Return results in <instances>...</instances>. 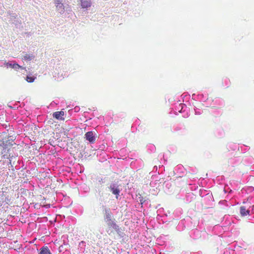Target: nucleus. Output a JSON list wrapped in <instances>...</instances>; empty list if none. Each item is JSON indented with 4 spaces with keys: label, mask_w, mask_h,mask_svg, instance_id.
<instances>
[{
    "label": "nucleus",
    "mask_w": 254,
    "mask_h": 254,
    "mask_svg": "<svg viewBox=\"0 0 254 254\" xmlns=\"http://www.w3.org/2000/svg\"><path fill=\"white\" fill-rule=\"evenodd\" d=\"M67 0H56L55 4L57 10L61 14L64 13L68 8Z\"/></svg>",
    "instance_id": "1"
},
{
    "label": "nucleus",
    "mask_w": 254,
    "mask_h": 254,
    "mask_svg": "<svg viewBox=\"0 0 254 254\" xmlns=\"http://www.w3.org/2000/svg\"><path fill=\"white\" fill-rule=\"evenodd\" d=\"M109 190L113 193L116 195L117 198H118L120 192V189L119 186L116 183H111L108 187Z\"/></svg>",
    "instance_id": "2"
},
{
    "label": "nucleus",
    "mask_w": 254,
    "mask_h": 254,
    "mask_svg": "<svg viewBox=\"0 0 254 254\" xmlns=\"http://www.w3.org/2000/svg\"><path fill=\"white\" fill-rule=\"evenodd\" d=\"M96 137L97 134L94 131H88L85 134V138L91 143L95 141Z\"/></svg>",
    "instance_id": "3"
},
{
    "label": "nucleus",
    "mask_w": 254,
    "mask_h": 254,
    "mask_svg": "<svg viewBox=\"0 0 254 254\" xmlns=\"http://www.w3.org/2000/svg\"><path fill=\"white\" fill-rule=\"evenodd\" d=\"M105 222L106 223L109 228H112L116 232H119L120 231V227L118 225H117L115 221V219L113 218L106 220Z\"/></svg>",
    "instance_id": "4"
},
{
    "label": "nucleus",
    "mask_w": 254,
    "mask_h": 254,
    "mask_svg": "<svg viewBox=\"0 0 254 254\" xmlns=\"http://www.w3.org/2000/svg\"><path fill=\"white\" fill-rule=\"evenodd\" d=\"M103 212L104 214V217L105 221L106 220L112 219L113 218V214L111 211V209L106 206L103 207Z\"/></svg>",
    "instance_id": "5"
},
{
    "label": "nucleus",
    "mask_w": 254,
    "mask_h": 254,
    "mask_svg": "<svg viewBox=\"0 0 254 254\" xmlns=\"http://www.w3.org/2000/svg\"><path fill=\"white\" fill-rule=\"evenodd\" d=\"M3 65L5 66H6V67L9 66L11 68H12L16 70H17L19 68H21V69L24 68L21 66L19 65L18 64H17L16 63H14L12 64L11 63L5 62L3 64Z\"/></svg>",
    "instance_id": "6"
},
{
    "label": "nucleus",
    "mask_w": 254,
    "mask_h": 254,
    "mask_svg": "<svg viewBox=\"0 0 254 254\" xmlns=\"http://www.w3.org/2000/svg\"><path fill=\"white\" fill-rule=\"evenodd\" d=\"M91 0H81V5L82 8H88L91 6Z\"/></svg>",
    "instance_id": "7"
},
{
    "label": "nucleus",
    "mask_w": 254,
    "mask_h": 254,
    "mask_svg": "<svg viewBox=\"0 0 254 254\" xmlns=\"http://www.w3.org/2000/svg\"><path fill=\"white\" fill-rule=\"evenodd\" d=\"M35 56L32 54H25L23 56L22 59L26 61H31L34 59Z\"/></svg>",
    "instance_id": "8"
},
{
    "label": "nucleus",
    "mask_w": 254,
    "mask_h": 254,
    "mask_svg": "<svg viewBox=\"0 0 254 254\" xmlns=\"http://www.w3.org/2000/svg\"><path fill=\"white\" fill-rule=\"evenodd\" d=\"M64 115L63 111L56 112L53 114V117L57 119L64 120V118L63 117Z\"/></svg>",
    "instance_id": "9"
},
{
    "label": "nucleus",
    "mask_w": 254,
    "mask_h": 254,
    "mask_svg": "<svg viewBox=\"0 0 254 254\" xmlns=\"http://www.w3.org/2000/svg\"><path fill=\"white\" fill-rule=\"evenodd\" d=\"M240 213L242 216H245L249 214L250 211L249 210H247L245 206H241L240 207Z\"/></svg>",
    "instance_id": "10"
},
{
    "label": "nucleus",
    "mask_w": 254,
    "mask_h": 254,
    "mask_svg": "<svg viewBox=\"0 0 254 254\" xmlns=\"http://www.w3.org/2000/svg\"><path fill=\"white\" fill-rule=\"evenodd\" d=\"M6 16L10 19L9 21H11L12 22L18 17L15 13H11L10 12H8Z\"/></svg>",
    "instance_id": "11"
},
{
    "label": "nucleus",
    "mask_w": 254,
    "mask_h": 254,
    "mask_svg": "<svg viewBox=\"0 0 254 254\" xmlns=\"http://www.w3.org/2000/svg\"><path fill=\"white\" fill-rule=\"evenodd\" d=\"M39 254H51V253L47 247H44L40 249Z\"/></svg>",
    "instance_id": "12"
},
{
    "label": "nucleus",
    "mask_w": 254,
    "mask_h": 254,
    "mask_svg": "<svg viewBox=\"0 0 254 254\" xmlns=\"http://www.w3.org/2000/svg\"><path fill=\"white\" fill-rule=\"evenodd\" d=\"M17 28H20L21 24V21L19 17H16L13 22Z\"/></svg>",
    "instance_id": "13"
},
{
    "label": "nucleus",
    "mask_w": 254,
    "mask_h": 254,
    "mask_svg": "<svg viewBox=\"0 0 254 254\" xmlns=\"http://www.w3.org/2000/svg\"><path fill=\"white\" fill-rule=\"evenodd\" d=\"M35 78H36V77L34 76L27 75L26 77V80L27 82L31 83L34 81Z\"/></svg>",
    "instance_id": "14"
},
{
    "label": "nucleus",
    "mask_w": 254,
    "mask_h": 254,
    "mask_svg": "<svg viewBox=\"0 0 254 254\" xmlns=\"http://www.w3.org/2000/svg\"><path fill=\"white\" fill-rule=\"evenodd\" d=\"M140 202L141 204H143L145 202V200L143 201V198H142L141 199H140Z\"/></svg>",
    "instance_id": "15"
},
{
    "label": "nucleus",
    "mask_w": 254,
    "mask_h": 254,
    "mask_svg": "<svg viewBox=\"0 0 254 254\" xmlns=\"http://www.w3.org/2000/svg\"><path fill=\"white\" fill-rule=\"evenodd\" d=\"M50 204H48V205H47L46 206V207L47 208H49V207H50Z\"/></svg>",
    "instance_id": "16"
}]
</instances>
